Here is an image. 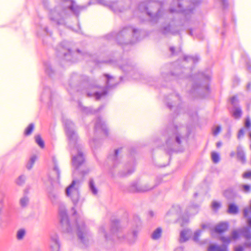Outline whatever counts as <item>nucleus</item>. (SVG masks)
Here are the masks:
<instances>
[{
  "label": "nucleus",
  "instance_id": "1",
  "mask_svg": "<svg viewBox=\"0 0 251 251\" xmlns=\"http://www.w3.org/2000/svg\"><path fill=\"white\" fill-rule=\"evenodd\" d=\"M75 181H73L72 183L67 189L66 193L68 196L72 198L74 201H77L79 197V192L77 188L75 187Z\"/></svg>",
  "mask_w": 251,
  "mask_h": 251
},
{
  "label": "nucleus",
  "instance_id": "2",
  "mask_svg": "<svg viewBox=\"0 0 251 251\" xmlns=\"http://www.w3.org/2000/svg\"><path fill=\"white\" fill-rule=\"evenodd\" d=\"M228 224L226 222H221L218 224L212 231V234H221L228 229Z\"/></svg>",
  "mask_w": 251,
  "mask_h": 251
},
{
  "label": "nucleus",
  "instance_id": "3",
  "mask_svg": "<svg viewBox=\"0 0 251 251\" xmlns=\"http://www.w3.org/2000/svg\"><path fill=\"white\" fill-rule=\"evenodd\" d=\"M84 161L83 155L81 152H79L74 157L73 165L75 168L79 167Z\"/></svg>",
  "mask_w": 251,
  "mask_h": 251
},
{
  "label": "nucleus",
  "instance_id": "4",
  "mask_svg": "<svg viewBox=\"0 0 251 251\" xmlns=\"http://www.w3.org/2000/svg\"><path fill=\"white\" fill-rule=\"evenodd\" d=\"M208 251H228L227 248L221 249L219 247L214 245H212L209 246L208 249Z\"/></svg>",
  "mask_w": 251,
  "mask_h": 251
},
{
  "label": "nucleus",
  "instance_id": "5",
  "mask_svg": "<svg viewBox=\"0 0 251 251\" xmlns=\"http://www.w3.org/2000/svg\"><path fill=\"white\" fill-rule=\"evenodd\" d=\"M162 233V229L161 228H157L152 233V238L154 240L158 239L160 237Z\"/></svg>",
  "mask_w": 251,
  "mask_h": 251
},
{
  "label": "nucleus",
  "instance_id": "6",
  "mask_svg": "<svg viewBox=\"0 0 251 251\" xmlns=\"http://www.w3.org/2000/svg\"><path fill=\"white\" fill-rule=\"evenodd\" d=\"M237 158L238 159L245 162L246 160V157L245 153L241 150L240 148L237 149Z\"/></svg>",
  "mask_w": 251,
  "mask_h": 251
},
{
  "label": "nucleus",
  "instance_id": "7",
  "mask_svg": "<svg viewBox=\"0 0 251 251\" xmlns=\"http://www.w3.org/2000/svg\"><path fill=\"white\" fill-rule=\"evenodd\" d=\"M228 212L230 214H236L238 212V207L234 204H231L229 206Z\"/></svg>",
  "mask_w": 251,
  "mask_h": 251
},
{
  "label": "nucleus",
  "instance_id": "8",
  "mask_svg": "<svg viewBox=\"0 0 251 251\" xmlns=\"http://www.w3.org/2000/svg\"><path fill=\"white\" fill-rule=\"evenodd\" d=\"M35 140L36 143L39 145V146L42 148H44V142L43 139H42L40 135H37L35 137Z\"/></svg>",
  "mask_w": 251,
  "mask_h": 251
},
{
  "label": "nucleus",
  "instance_id": "9",
  "mask_svg": "<svg viewBox=\"0 0 251 251\" xmlns=\"http://www.w3.org/2000/svg\"><path fill=\"white\" fill-rule=\"evenodd\" d=\"M51 248L52 251H59L60 246L58 242L54 241L51 245Z\"/></svg>",
  "mask_w": 251,
  "mask_h": 251
},
{
  "label": "nucleus",
  "instance_id": "10",
  "mask_svg": "<svg viewBox=\"0 0 251 251\" xmlns=\"http://www.w3.org/2000/svg\"><path fill=\"white\" fill-rule=\"evenodd\" d=\"M242 189L244 193H249L251 192V185L249 184H243L242 185Z\"/></svg>",
  "mask_w": 251,
  "mask_h": 251
},
{
  "label": "nucleus",
  "instance_id": "11",
  "mask_svg": "<svg viewBox=\"0 0 251 251\" xmlns=\"http://www.w3.org/2000/svg\"><path fill=\"white\" fill-rule=\"evenodd\" d=\"M212 159L213 162L215 163H218L220 160V156L218 153L213 152L211 154Z\"/></svg>",
  "mask_w": 251,
  "mask_h": 251
},
{
  "label": "nucleus",
  "instance_id": "12",
  "mask_svg": "<svg viewBox=\"0 0 251 251\" xmlns=\"http://www.w3.org/2000/svg\"><path fill=\"white\" fill-rule=\"evenodd\" d=\"M242 114L241 110L239 108H236L234 110L233 113V115L236 119L240 118Z\"/></svg>",
  "mask_w": 251,
  "mask_h": 251
},
{
  "label": "nucleus",
  "instance_id": "13",
  "mask_svg": "<svg viewBox=\"0 0 251 251\" xmlns=\"http://www.w3.org/2000/svg\"><path fill=\"white\" fill-rule=\"evenodd\" d=\"M34 127V126L33 124H30L25 130V134L26 135H30L33 130Z\"/></svg>",
  "mask_w": 251,
  "mask_h": 251
},
{
  "label": "nucleus",
  "instance_id": "14",
  "mask_svg": "<svg viewBox=\"0 0 251 251\" xmlns=\"http://www.w3.org/2000/svg\"><path fill=\"white\" fill-rule=\"evenodd\" d=\"M242 177L244 179H251V171L244 172L242 174Z\"/></svg>",
  "mask_w": 251,
  "mask_h": 251
},
{
  "label": "nucleus",
  "instance_id": "15",
  "mask_svg": "<svg viewBox=\"0 0 251 251\" xmlns=\"http://www.w3.org/2000/svg\"><path fill=\"white\" fill-rule=\"evenodd\" d=\"M25 235V231L24 229H20L17 233V238L19 240H21L23 238Z\"/></svg>",
  "mask_w": 251,
  "mask_h": 251
},
{
  "label": "nucleus",
  "instance_id": "16",
  "mask_svg": "<svg viewBox=\"0 0 251 251\" xmlns=\"http://www.w3.org/2000/svg\"><path fill=\"white\" fill-rule=\"evenodd\" d=\"M232 239L234 240H236L238 239L240 236L239 232L237 230H234L232 233Z\"/></svg>",
  "mask_w": 251,
  "mask_h": 251
},
{
  "label": "nucleus",
  "instance_id": "17",
  "mask_svg": "<svg viewBox=\"0 0 251 251\" xmlns=\"http://www.w3.org/2000/svg\"><path fill=\"white\" fill-rule=\"evenodd\" d=\"M90 188L93 193L94 194H97L98 193V191L95 188V186L94 185V183L93 180L90 181Z\"/></svg>",
  "mask_w": 251,
  "mask_h": 251
},
{
  "label": "nucleus",
  "instance_id": "18",
  "mask_svg": "<svg viewBox=\"0 0 251 251\" xmlns=\"http://www.w3.org/2000/svg\"><path fill=\"white\" fill-rule=\"evenodd\" d=\"M153 187H151V188H147V186L146 185H145L143 187H142V188L139 189H137V190H135V191H137V192H144V191H148L149 190H150L151 189H152Z\"/></svg>",
  "mask_w": 251,
  "mask_h": 251
},
{
  "label": "nucleus",
  "instance_id": "19",
  "mask_svg": "<svg viewBox=\"0 0 251 251\" xmlns=\"http://www.w3.org/2000/svg\"><path fill=\"white\" fill-rule=\"evenodd\" d=\"M251 204L250 209H245L244 211V215L245 217H248L249 215H251Z\"/></svg>",
  "mask_w": 251,
  "mask_h": 251
},
{
  "label": "nucleus",
  "instance_id": "20",
  "mask_svg": "<svg viewBox=\"0 0 251 251\" xmlns=\"http://www.w3.org/2000/svg\"><path fill=\"white\" fill-rule=\"evenodd\" d=\"M221 204L217 201H214L212 203V207L215 210H217L220 208Z\"/></svg>",
  "mask_w": 251,
  "mask_h": 251
},
{
  "label": "nucleus",
  "instance_id": "21",
  "mask_svg": "<svg viewBox=\"0 0 251 251\" xmlns=\"http://www.w3.org/2000/svg\"><path fill=\"white\" fill-rule=\"evenodd\" d=\"M221 127L220 126H218L216 127V128L213 131V133L214 135L217 136L221 131Z\"/></svg>",
  "mask_w": 251,
  "mask_h": 251
},
{
  "label": "nucleus",
  "instance_id": "22",
  "mask_svg": "<svg viewBox=\"0 0 251 251\" xmlns=\"http://www.w3.org/2000/svg\"><path fill=\"white\" fill-rule=\"evenodd\" d=\"M187 239L186 237V232L182 231L181 233V240L182 242L185 241Z\"/></svg>",
  "mask_w": 251,
  "mask_h": 251
},
{
  "label": "nucleus",
  "instance_id": "23",
  "mask_svg": "<svg viewBox=\"0 0 251 251\" xmlns=\"http://www.w3.org/2000/svg\"><path fill=\"white\" fill-rule=\"evenodd\" d=\"M221 240L224 243L229 244L230 242V239L229 238L222 237L221 238Z\"/></svg>",
  "mask_w": 251,
  "mask_h": 251
},
{
  "label": "nucleus",
  "instance_id": "24",
  "mask_svg": "<svg viewBox=\"0 0 251 251\" xmlns=\"http://www.w3.org/2000/svg\"><path fill=\"white\" fill-rule=\"evenodd\" d=\"M245 126L247 128H250L251 126V122L249 117H247L246 119Z\"/></svg>",
  "mask_w": 251,
  "mask_h": 251
},
{
  "label": "nucleus",
  "instance_id": "25",
  "mask_svg": "<svg viewBox=\"0 0 251 251\" xmlns=\"http://www.w3.org/2000/svg\"><path fill=\"white\" fill-rule=\"evenodd\" d=\"M28 201V199L26 198H24L21 200V204L23 206H25Z\"/></svg>",
  "mask_w": 251,
  "mask_h": 251
},
{
  "label": "nucleus",
  "instance_id": "26",
  "mask_svg": "<svg viewBox=\"0 0 251 251\" xmlns=\"http://www.w3.org/2000/svg\"><path fill=\"white\" fill-rule=\"evenodd\" d=\"M210 226V224L209 223L203 224L201 225V227L203 230L209 228Z\"/></svg>",
  "mask_w": 251,
  "mask_h": 251
},
{
  "label": "nucleus",
  "instance_id": "27",
  "mask_svg": "<svg viewBox=\"0 0 251 251\" xmlns=\"http://www.w3.org/2000/svg\"><path fill=\"white\" fill-rule=\"evenodd\" d=\"M36 158L35 157H33L31 158V164L30 166L27 167L28 169H30L32 168L33 165L34 164V162H35V161L36 160Z\"/></svg>",
  "mask_w": 251,
  "mask_h": 251
},
{
  "label": "nucleus",
  "instance_id": "28",
  "mask_svg": "<svg viewBox=\"0 0 251 251\" xmlns=\"http://www.w3.org/2000/svg\"><path fill=\"white\" fill-rule=\"evenodd\" d=\"M245 133V131L244 129H241L240 130L238 133V137L240 138L241 136H243Z\"/></svg>",
  "mask_w": 251,
  "mask_h": 251
},
{
  "label": "nucleus",
  "instance_id": "29",
  "mask_svg": "<svg viewBox=\"0 0 251 251\" xmlns=\"http://www.w3.org/2000/svg\"><path fill=\"white\" fill-rule=\"evenodd\" d=\"M234 251H244V249L242 247L239 246L235 248Z\"/></svg>",
  "mask_w": 251,
  "mask_h": 251
},
{
  "label": "nucleus",
  "instance_id": "30",
  "mask_svg": "<svg viewBox=\"0 0 251 251\" xmlns=\"http://www.w3.org/2000/svg\"><path fill=\"white\" fill-rule=\"evenodd\" d=\"M245 238L246 240H250L251 238V233H248L245 235Z\"/></svg>",
  "mask_w": 251,
  "mask_h": 251
},
{
  "label": "nucleus",
  "instance_id": "31",
  "mask_svg": "<svg viewBox=\"0 0 251 251\" xmlns=\"http://www.w3.org/2000/svg\"><path fill=\"white\" fill-rule=\"evenodd\" d=\"M24 181V180H23L22 179V177L21 176L19 178V180H18V184H21L23 182V181Z\"/></svg>",
  "mask_w": 251,
  "mask_h": 251
},
{
  "label": "nucleus",
  "instance_id": "32",
  "mask_svg": "<svg viewBox=\"0 0 251 251\" xmlns=\"http://www.w3.org/2000/svg\"><path fill=\"white\" fill-rule=\"evenodd\" d=\"M236 100V97H233L232 98H231V102L232 103V104H233L234 103V101H235V100Z\"/></svg>",
  "mask_w": 251,
  "mask_h": 251
},
{
  "label": "nucleus",
  "instance_id": "33",
  "mask_svg": "<svg viewBox=\"0 0 251 251\" xmlns=\"http://www.w3.org/2000/svg\"><path fill=\"white\" fill-rule=\"evenodd\" d=\"M248 223L249 226L251 227V218L248 219Z\"/></svg>",
  "mask_w": 251,
  "mask_h": 251
},
{
  "label": "nucleus",
  "instance_id": "34",
  "mask_svg": "<svg viewBox=\"0 0 251 251\" xmlns=\"http://www.w3.org/2000/svg\"><path fill=\"white\" fill-rule=\"evenodd\" d=\"M222 144V142H219L217 143V147L218 148H219V147H220L221 146Z\"/></svg>",
  "mask_w": 251,
  "mask_h": 251
},
{
  "label": "nucleus",
  "instance_id": "35",
  "mask_svg": "<svg viewBox=\"0 0 251 251\" xmlns=\"http://www.w3.org/2000/svg\"><path fill=\"white\" fill-rule=\"evenodd\" d=\"M245 245L246 246H251V244H249V243L247 242V243H246Z\"/></svg>",
  "mask_w": 251,
  "mask_h": 251
},
{
  "label": "nucleus",
  "instance_id": "36",
  "mask_svg": "<svg viewBox=\"0 0 251 251\" xmlns=\"http://www.w3.org/2000/svg\"><path fill=\"white\" fill-rule=\"evenodd\" d=\"M118 150H116L115 151V154L116 155H118Z\"/></svg>",
  "mask_w": 251,
  "mask_h": 251
},
{
  "label": "nucleus",
  "instance_id": "37",
  "mask_svg": "<svg viewBox=\"0 0 251 251\" xmlns=\"http://www.w3.org/2000/svg\"><path fill=\"white\" fill-rule=\"evenodd\" d=\"M234 155H235V152H232V153H231V156H234Z\"/></svg>",
  "mask_w": 251,
  "mask_h": 251
},
{
  "label": "nucleus",
  "instance_id": "38",
  "mask_svg": "<svg viewBox=\"0 0 251 251\" xmlns=\"http://www.w3.org/2000/svg\"><path fill=\"white\" fill-rule=\"evenodd\" d=\"M250 136L251 138V133H250Z\"/></svg>",
  "mask_w": 251,
  "mask_h": 251
},
{
  "label": "nucleus",
  "instance_id": "39",
  "mask_svg": "<svg viewBox=\"0 0 251 251\" xmlns=\"http://www.w3.org/2000/svg\"><path fill=\"white\" fill-rule=\"evenodd\" d=\"M177 142H179L178 139H177Z\"/></svg>",
  "mask_w": 251,
  "mask_h": 251
},
{
  "label": "nucleus",
  "instance_id": "40",
  "mask_svg": "<svg viewBox=\"0 0 251 251\" xmlns=\"http://www.w3.org/2000/svg\"><path fill=\"white\" fill-rule=\"evenodd\" d=\"M250 148H251V146H250Z\"/></svg>",
  "mask_w": 251,
  "mask_h": 251
}]
</instances>
